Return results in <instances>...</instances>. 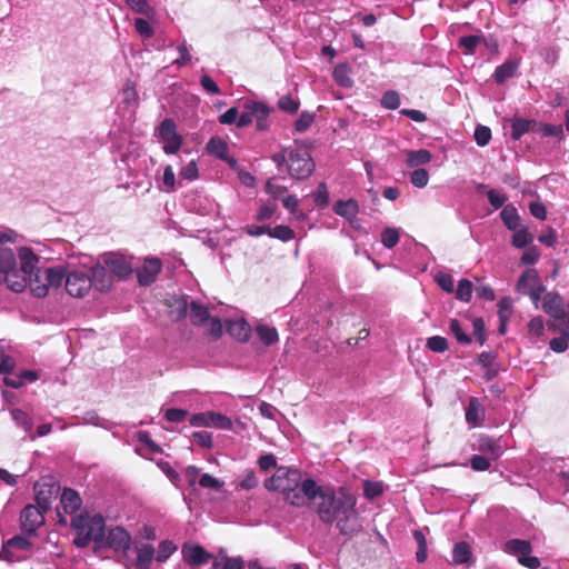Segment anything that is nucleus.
I'll list each match as a JSON object with an SVG mask.
<instances>
[{
    "label": "nucleus",
    "mask_w": 569,
    "mask_h": 569,
    "mask_svg": "<svg viewBox=\"0 0 569 569\" xmlns=\"http://www.w3.org/2000/svg\"><path fill=\"white\" fill-rule=\"evenodd\" d=\"M39 379V375L34 370H21L18 373L4 375L2 382L11 388H20L26 382H34Z\"/></svg>",
    "instance_id": "412c9836"
},
{
    "label": "nucleus",
    "mask_w": 569,
    "mask_h": 569,
    "mask_svg": "<svg viewBox=\"0 0 569 569\" xmlns=\"http://www.w3.org/2000/svg\"><path fill=\"white\" fill-rule=\"evenodd\" d=\"M20 260V271L23 273V280H28L37 272V263L39 262L38 256L27 247H21L18 250Z\"/></svg>",
    "instance_id": "a211bd4d"
},
{
    "label": "nucleus",
    "mask_w": 569,
    "mask_h": 569,
    "mask_svg": "<svg viewBox=\"0 0 569 569\" xmlns=\"http://www.w3.org/2000/svg\"><path fill=\"white\" fill-rule=\"evenodd\" d=\"M166 305L169 308V318L173 322L183 320L187 317L188 308L190 307L186 296H173L166 302Z\"/></svg>",
    "instance_id": "6ab92c4d"
},
{
    "label": "nucleus",
    "mask_w": 569,
    "mask_h": 569,
    "mask_svg": "<svg viewBox=\"0 0 569 569\" xmlns=\"http://www.w3.org/2000/svg\"><path fill=\"white\" fill-rule=\"evenodd\" d=\"M159 137L166 142L163 151L167 154H174L181 148L182 139L177 133L176 123L172 119L167 118L160 123Z\"/></svg>",
    "instance_id": "9d476101"
},
{
    "label": "nucleus",
    "mask_w": 569,
    "mask_h": 569,
    "mask_svg": "<svg viewBox=\"0 0 569 569\" xmlns=\"http://www.w3.org/2000/svg\"><path fill=\"white\" fill-rule=\"evenodd\" d=\"M41 269H37V272L31 276V278H28L30 281V290L32 295L37 298H44L48 295L49 286L48 283H40L42 280Z\"/></svg>",
    "instance_id": "e433bc0d"
},
{
    "label": "nucleus",
    "mask_w": 569,
    "mask_h": 569,
    "mask_svg": "<svg viewBox=\"0 0 569 569\" xmlns=\"http://www.w3.org/2000/svg\"><path fill=\"white\" fill-rule=\"evenodd\" d=\"M38 506L28 505L20 515L21 529L28 536L36 533L37 529L44 523V513Z\"/></svg>",
    "instance_id": "f8f14e48"
},
{
    "label": "nucleus",
    "mask_w": 569,
    "mask_h": 569,
    "mask_svg": "<svg viewBox=\"0 0 569 569\" xmlns=\"http://www.w3.org/2000/svg\"><path fill=\"white\" fill-rule=\"evenodd\" d=\"M71 527L76 532L73 545L86 548L91 541L101 542L106 536V521L100 513L81 512L71 518Z\"/></svg>",
    "instance_id": "f03ea898"
},
{
    "label": "nucleus",
    "mask_w": 569,
    "mask_h": 569,
    "mask_svg": "<svg viewBox=\"0 0 569 569\" xmlns=\"http://www.w3.org/2000/svg\"><path fill=\"white\" fill-rule=\"evenodd\" d=\"M477 449L488 455L491 459H498L502 455V447L499 440L490 436H480Z\"/></svg>",
    "instance_id": "b1692460"
},
{
    "label": "nucleus",
    "mask_w": 569,
    "mask_h": 569,
    "mask_svg": "<svg viewBox=\"0 0 569 569\" xmlns=\"http://www.w3.org/2000/svg\"><path fill=\"white\" fill-rule=\"evenodd\" d=\"M190 321L194 327L204 326L210 317V312L208 307L201 305L200 302L192 300L190 302Z\"/></svg>",
    "instance_id": "bb28decb"
},
{
    "label": "nucleus",
    "mask_w": 569,
    "mask_h": 569,
    "mask_svg": "<svg viewBox=\"0 0 569 569\" xmlns=\"http://www.w3.org/2000/svg\"><path fill=\"white\" fill-rule=\"evenodd\" d=\"M515 231L516 232L513 233L511 241L513 247L525 248L532 242L533 236L528 231L527 228L517 229Z\"/></svg>",
    "instance_id": "37998d69"
},
{
    "label": "nucleus",
    "mask_w": 569,
    "mask_h": 569,
    "mask_svg": "<svg viewBox=\"0 0 569 569\" xmlns=\"http://www.w3.org/2000/svg\"><path fill=\"white\" fill-rule=\"evenodd\" d=\"M269 236L281 241H290L295 238V231L288 226L279 224L274 228L269 227Z\"/></svg>",
    "instance_id": "c03bdc74"
},
{
    "label": "nucleus",
    "mask_w": 569,
    "mask_h": 569,
    "mask_svg": "<svg viewBox=\"0 0 569 569\" xmlns=\"http://www.w3.org/2000/svg\"><path fill=\"white\" fill-rule=\"evenodd\" d=\"M315 113H310V112H307V111H303L300 113V116L298 117V119L295 121V129L296 131L298 132H303L306 130H308L311 124L315 122Z\"/></svg>",
    "instance_id": "603ef678"
},
{
    "label": "nucleus",
    "mask_w": 569,
    "mask_h": 569,
    "mask_svg": "<svg viewBox=\"0 0 569 569\" xmlns=\"http://www.w3.org/2000/svg\"><path fill=\"white\" fill-rule=\"evenodd\" d=\"M537 130L541 131L545 137H560L563 136L562 126L550 123H538Z\"/></svg>",
    "instance_id": "6e6d98bb"
},
{
    "label": "nucleus",
    "mask_w": 569,
    "mask_h": 569,
    "mask_svg": "<svg viewBox=\"0 0 569 569\" xmlns=\"http://www.w3.org/2000/svg\"><path fill=\"white\" fill-rule=\"evenodd\" d=\"M90 278L92 286H94L99 291H108L113 282L112 276L102 261L92 268Z\"/></svg>",
    "instance_id": "aec40b11"
},
{
    "label": "nucleus",
    "mask_w": 569,
    "mask_h": 569,
    "mask_svg": "<svg viewBox=\"0 0 569 569\" xmlns=\"http://www.w3.org/2000/svg\"><path fill=\"white\" fill-rule=\"evenodd\" d=\"M11 417L16 421V423L22 427L26 431L32 428V421L28 413L22 410L13 409L11 410Z\"/></svg>",
    "instance_id": "5fc2aeb1"
},
{
    "label": "nucleus",
    "mask_w": 569,
    "mask_h": 569,
    "mask_svg": "<svg viewBox=\"0 0 569 569\" xmlns=\"http://www.w3.org/2000/svg\"><path fill=\"white\" fill-rule=\"evenodd\" d=\"M60 486L51 479H41L34 485L37 506L48 511L51 508L52 500L59 495Z\"/></svg>",
    "instance_id": "1a4fd4ad"
},
{
    "label": "nucleus",
    "mask_w": 569,
    "mask_h": 569,
    "mask_svg": "<svg viewBox=\"0 0 569 569\" xmlns=\"http://www.w3.org/2000/svg\"><path fill=\"white\" fill-rule=\"evenodd\" d=\"M500 218L505 226L510 230H517L519 227V216L515 207L506 206L501 212Z\"/></svg>",
    "instance_id": "ea45409f"
},
{
    "label": "nucleus",
    "mask_w": 569,
    "mask_h": 569,
    "mask_svg": "<svg viewBox=\"0 0 569 569\" xmlns=\"http://www.w3.org/2000/svg\"><path fill=\"white\" fill-rule=\"evenodd\" d=\"M336 214L352 220L359 213V204L355 199L338 200L333 206Z\"/></svg>",
    "instance_id": "a878e982"
},
{
    "label": "nucleus",
    "mask_w": 569,
    "mask_h": 569,
    "mask_svg": "<svg viewBox=\"0 0 569 569\" xmlns=\"http://www.w3.org/2000/svg\"><path fill=\"white\" fill-rule=\"evenodd\" d=\"M82 506V499L80 495L71 488H64L61 497L60 505L57 507L58 522L62 526H67L68 521L66 515L76 513Z\"/></svg>",
    "instance_id": "0eeeda50"
},
{
    "label": "nucleus",
    "mask_w": 569,
    "mask_h": 569,
    "mask_svg": "<svg viewBox=\"0 0 569 569\" xmlns=\"http://www.w3.org/2000/svg\"><path fill=\"white\" fill-rule=\"evenodd\" d=\"M16 263L14 253L10 249L2 248V273H6L4 281L7 287L13 292H22L27 287L23 280V273L9 272V269Z\"/></svg>",
    "instance_id": "39448f33"
},
{
    "label": "nucleus",
    "mask_w": 569,
    "mask_h": 569,
    "mask_svg": "<svg viewBox=\"0 0 569 569\" xmlns=\"http://www.w3.org/2000/svg\"><path fill=\"white\" fill-rule=\"evenodd\" d=\"M207 151L221 160H227L229 147L222 138L212 137L207 143Z\"/></svg>",
    "instance_id": "72a5a7b5"
},
{
    "label": "nucleus",
    "mask_w": 569,
    "mask_h": 569,
    "mask_svg": "<svg viewBox=\"0 0 569 569\" xmlns=\"http://www.w3.org/2000/svg\"><path fill=\"white\" fill-rule=\"evenodd\" d=\"M251 102L247 101L243 104V111L239 114L237 127L244 128L254 121L253 114H251Z\"/></svg>",
    "instance_id": "680f3d73"
},
{
    "label": "nucleus",
    "mask_w": 569,
    "mask_h": 569,
    "mask_svg": "<svg viewBox=\"0 0 569 569\" xmlns=\"http://www.w3.org/2000/svg\"><path fill=\"white\" fill-rule=\"evenodd\" d=\"M485 419V409L478 398L470 397L466 409V421L472 427L481 426Z\"/></svg>",
    "instance_id": "5701e85b"
},
{
    "label": "nucleus",
    "mask_w": 569,
    "mask_h": 569,
    "mask_svg": "<svg viewBox=\"0 0 569 569\" xmlns=\"http://www.w3.org/2000/svg\"><path fill=\"white\" fill-rule=\"evenodd\" d=\"M410 181L415 187L423 188L428 184L429 173L426 169H416L411 172Z\"/></svg>",
    "instance_id": "864d4df0"
},
{
    "label": "nucleus",
    "mask_w": 569,
    "mask_h": 569,
    "mask_svg": "<svg viewBox=\"0 0 569 569\" xmlns=\"http://www.w3.org/2000/svg\"><path fill=\"white\" fill-rule=\"evenodd\" d=\"M472 290H473L472 282L468 279H461L458 282L457 289L453 292L456 293V298L458 300L463 301V302H469L472 297Z\"/></svg>",
    "instance_id": "a19ab883"
},
{
    "label": "nucleus",
    "mask_w": 569,
    "mask_h": 569,
    "mask_svg": "<svg viewBox=\"0 0 569 569\" xmlns=\"http://www.w3.org/2000/svg\"><path fill=\"white\" fill-rule=\"evenodd\" d=\"M136 31L143 38L149 39L153 36V29L151 24L143 18H137L134 20Z\"/></svg>",
    "instance_id": "e2e57ef3"
},
{
    "label": "nucleus",
    "mask_w": 569,
    "mask_h": 569,
    "mask_svg": "<svg viewBox=\"0 0 569 569\" xmlns=\"http://www.w3.org/2000/svg\"><path fill=\"white\" fill-rule=\"evenodd\" d=\"M333 79L340 87L351 88L353 86L351 69L348 64H338L333 70Z\"/></svg>",
    "instance_id": "c9c22d12"
},
{
    "label": "nucleus",
    "mask_w": 569,
    "mask_h": 569,
    "mask_svg": "<svg viewBox=\"0 0 569 569\" xmlns=\"http://www.w3.org/2000/svg\"><path fill=\"white\" fill-rule=\"evenodd\" d=\"M92 287V281L89 274L82 271H72L67 274L66 289L72 297L81 298Z\"/></svg>",
    "instance_id": "ddd939ff"
},
{
    "label": "nucleus",
    "mask_w": 569,
    "mask_h": 569,
    "mask_svg": "<svg viewBox=\"0 0 569 569\" xmlns=\"http://www.w3.org/2000/svg\"><path fill=\"white\" fill-rule=\"evenodd\" d=\"M316 511L325 523L336 522L339 532L343 536H352L361 528L356 511V499L342 490L336 493L330 488L320 487L317 496Z\"/></svg>",
    "instance_id": "f257e3e1"
},
{
    "label": "nucleus",
    "mask_w": 569,
    "mask_h": 569,
    "mask_svg": "<svg viewBox=\"0 0 569 569\" xmlns=\"http://www.w3.org/2000/svg\"><path fill=\"white\" fill-rule=\"evenodd\" d=\"M538 122L523 118H513L511 123V138L519 140L525 133L537 130Z\"/></svg>",
    "instance_id": "cd10ccee"
},
{
    "label": "nucleus",
    "mask_w": 569,
    "mask_h": 569,
    "mask_svg": "<svg viewBox=\"0 0 569 569\" xmlns=\"http://www.w3.org/2000/svg\"><path fill=\"white\" fill-rule=\"evenodd\" d=\"M228 332L240 342H247L251 335L250 325L243 319L228 321Z\"/></svg>",
    "instance_id": "393cba45"
},
{
    "label": "nucleus",
    "mask_w": 569,
    "mask_h": 569,
    "mask_svg": "<svg viewBox=\"0 0 569 569\" xmlns=\"http://www.w3.org/2000/svg\"><path fill=\"white\" fill-rule=\"evenodd\" d=\"M498 308L499 320H509L512 312V300L508 297L501 298Z\"/></svg>",
    "instance_id": "0e129e2a"
},
{
    "label": "nucleus",
    "mask_w": 569,
    "mask_h": 569,
    "mask_svg": "<svg viewBox=\"0 0 569 569\" xmlns=\"http://www.w3.org/2000/svg\"><path fill=\"white\" fill-rule=\"evenodd\" d=\"M313 199H315V202L321 208H325L328 206L329 192H328L326 183L321 182L318 186L317 191L313 194Z\"/></svg>",
    "instance_id": "69168bd1"
},
{
    "label": "nucleus",
    "mask_w": 569,
    "mask_h": 569,
    "mask_svg": "<svg viewBox=\"0 0 569 569\" xmlns=\"http://www.w3.org/2000/svg\"><path fill=\"white\" fill-rule=\"evenodd\" d=\"M471 556H472V552H471V548H470L469 543H467L465 541H460L453 546L452 559H453L455 563H457V565L466 563L470 560Z\"/></svg>",
    "instance_id": "4c0bfd02"
},
{
    "label": "nucleus",
    "mask_w": 569,
    "mask_h": 569,
    "mask_svg": "<svg viewBox=\"0 0 569 569\" xmlns=\"http://www.w3.org/2000/svg\"><path fill=\"white\" fill-rule=\"evenodd\" d=\"M106 537V545L116 552H127L131 546V535L121 526L111 528Z\"/></svg>",
    "instance_id": "4468645a"
},
{
    "label": "nucleus",
    "mask_w": 569,
    "mask_h": 569,
    "mask_svg": "<svg viewBox=\"0 0 569 569\" xmlns=\"http://www.w3.org/2000/svg\"><path fill=\"white\" fill-rule=\"evenodd\" d=\"M320 486L311 479L302 480L295 488H287L283 497L284 500L295 507H302L307 503V501L316 502L317 496H319Z\"/></svg>",
    "instance_id": "7ed1b4c3"
},
{
    "label": "nucleus",
    "mask_w": 569,
    "mask_h": 569,
    "mask_svg": "<svg viewBox=\"0 0 569 569\" xmlns=\"http://www.w3.org/2000/svg\"><path fill=\"white\" fill-rule=\"evenodd\" d=\"M435 280L437 284L446 292L452 293L455 291L453 278L451 274L439 272Z\"/></svg>",
    "instance_id": "4d7b16f0"
},
{
    "label": "nucleus",
    "mask_w": 569,
    "mask_h": 569,
    "mask_svg": "<svg viewBox=\"0 0 569 569\" xmlns=\"http://www.w3.org/2000/svg\"><path fill=\"white\" fill-rule=\"evenodd\" d=\"M470 466L475 471H487L491 465L487 457L473 455L470 459Z\"/></svg>",
    "instance_id": "774afa93"
},
{
    "label": "nucleus",
    "mask_w": 569,
    "mask_h": 569,
    "mask_svg": "<svg viewBox=\"0 0 569 569\" xmlns=\"http://www.w3.org/2000/svg\"><path fill=\"white\" fill-rule=\"evenodd\" d=\"M538 272L535 269H528L520 276L517 282L518 290L528 295L536 306L546 289L545 286L538 283Z\"/></svg>",
    "instance_id": "6e6552de"
},
{
    "label": "nucleus",
    "mask_w": 569,
    "mask_h": 569,
    "mask_svg": "<svg viewBox=\"0 0 569 569\" xmlns=\"http://www.w3.org/2000/svg\"><path fill=\"white\" fill-rule=\"evenodd\" d=\"M491 139V130L486 126H478L475 130V140L478 146L485 147Z\"/></svg>",
    "instance_id": "bf43d9fd"
},
{
    "label": "nucleus",
    "mask_w": 569,
    "mask_h": 569,
    "mask_svg": "<svg viewBox=\"0 0 569 569\" xmlns=\"http://www.w3.org/2000/svg\"><path fill=\"white\" fill-rule=\"evenodd\" d=\"M162 270L159 258H147L140 268H137V279L140 286L147 287L153 283Z\"/></svg>",
    "instance_id": "2eb2a0df"
},
{
    "label": "nucleus",
    "mask_w": 569,
    "mask_h": 569,
    "mask_svg": "<svg viewBox=\"0 0 569 569\" xmlns=\"http://www.w3.org/2000/svg\"><path fill=\"white\" fill-rule=\"evenodd\" d=\"M413 538L418 546V550L416 552V559L418 562L422 563L428 558L427 539L421 530H415Z\"/></svg>",
    "instance_id": "79ce46f5"
},
{
    "label": "nucleus",
    "mask_w": 569,
    "mask_h": 569,
    "mask_svg": "<svg viewBox=\"0 0 569 569\" xmlns=\"http://www.w3.org/2000/svg\"><path fill=\"white\" fill-rule=\"evenodd\" d=\"M189 422L193 427H210L212 422L211 412L194 413L189 418Z\"/></svg>",
    "instance_id": "052dcab7"
},
{
    "label": "nucleus",
    "mask_w": 569,
    "mask_h": 569,
    "mask_svg": "<svg viewBox=\"0 0 569 569\" xmlns=\"http://www.w3.org/2000/svg\"><path fill=\"white\" fill-rule=\"evenodd\" d=\"M176 550L177 546L172 541L163 540L158 546L156 560L158 562H166Z\"/></svg>",
    "instance_id": "49530a36"
},
{
    "label": "nucleus",
    "mask_w": 569,
    "mask_h": 569,
    "mask_svg": "<svg viewBox=\"0 0 569 569\" xmlns=\"http://www.w3.org/2000/svg\"><path fill=\"white\" fill-rule=\"evenodd\" d=\"M480 43V37L478 36H465L459 40V46L465 49L466 53H473L477 46Z\"/></svg>",
    "instance_id": "338daca9"
},
{
    "label": "nucleus",
    "mask_w": 569,
    "mask_h": 569,
    "mask_svg": "<svg viewBox=\"0 0 569 569\" xmlns=\"http://www.w3.org/2000/svg\"><path fill=\"white\" fill-rule=\"evenodd\" d=\"M300 102L297 99H293L290 94L282 96L278 100V107L290 114H293L298 111Z\"/></svg>",
    "instance_id": "3c124183"
},
{
    "label": "nucleus",
    "mask_w": 569,
    "mask_h": 569,
    "mask_svg": "<svg viewBox=\"0 0 569 569\" xmlns=\"http://www.w3.org/2000/svg\"><path fill=\"white\" fill-rule=\"evenodd\" d=\"M406 163L410 168L429 163L431 161V153L427 149L409 150L407 151Z\"/></svg>",
    "instance_id": "f704fd0d"
},
{
    "label": "nucleus",
    "mask_w": 569,
    "mask_h": 569,
    "mask_svg": "<svg viewBox=\"0 0 569 569\" xmlns=\"http://www.w3.org/2000/svg\"><path fill=\"white\" fill-rule=\"evenodd\" d=\"M399 239L400 234L396 228H386L381 232V242L388 249L393 248L399 242Z\"/></svg>",
    "instance_id": "09e8293b"
},
{
    "label": "nucleus",
    "mask_w": 569,
    "mask_h": 569,
    "mask_svg": "<svg viewBox=\"0 0 569 569\" xmlns=\"http://www.w3.org/2000/svg\"><path fill=\"white\" fill-rule=\"evenodd\" d=\"M542 310L556 320H565L567 318L563 300L557 292H547L545 295Z\"/></svg>",
    "instance_id": "dca6fc26"
},
{
    "label": "nucleus",
    "mask_w": 569,
    "mask_h": 569,
    "mask_svg": "<svg viewBox=\"0 0 569 569\" xmlns=\"http://www.w3.org/2000/svg\"><path fill=\"white\" fill-rule=\"evenodd\" d=\"M182 556L184 561L191 567L206 565L212 558V555L209 553L202 546L188 543L182 546Z\"/></svg>",
    "instance_id": "f3484780"
},
{
    "label": "nucleus",
    "mask_w": 569,
    "mask_h": 569,
    "mask_svg": "<svg viewBox=\"0 0 569 569\" xmlns=\"http://www.w3.org/2000/svg\"><path fill=\"white\" fill-rule=\"evenodd\" d=\"M519 68V61L516 59L507 60L499 66L493 73V79L497 83L502 84L508 79L512 78Z\"/></svg>",
    "instance_id": "c85d7f7f"
},
{
    "label": "nucleus",
    "mask_w": 569,
    "mask_h": 569,
    "mask_svg": "<svg viewBox=\"0 0 569 569\" xmlns=\"http://www.w3.org/2000/svg\"><path fill=\"white\" fill-rule=\"evenodd\" d=\"M426 347L438 353H442L448 350V340L442 336H432L427 339Z\"/></svg>",
    "instance_id": "de8ad7c7"
},
{
    "label": "nucleus",
    "mask_w": 569,
    "mask_h": 569,
    "mask_svg": "<svg viewBox=\"0 0 569 569\" xmlns=\"http://www.w3.org/2000/svg\"><path fill=\"white\" fill-rule=\"evenodd\" d=\"M137 560H136V569H150L151 563L154 556V548L152 545H142L141 547H137Z\"/></svg>",
    "instance_id": "7c9ffc66"
},
{
    "label": "nucleus",
    "mask_w": 569,
    "mask_h": 569,
    "mask_svg": "<svg viewBox=\"0 0 569 569\" xmlns=\"http://www.w3.org/2000/svg\"><path fill=\"white\" fill-rule=\"evenodd\" d=\"M102 262L108 268V270L113 279L126 280L133 272V268H132L130 261L121 254H116V253L106 254L102 258Z\"/></svg>",
    "instance_id": "9b49d317"
},
{
    "label": "nucleus",
    "mask_w": 569,
    "mask_h": 569,
    "mask_svg": "<svg viewBox=\"0 0 569 569\" xmlns=\"http://www.w3.org/2000/svg\"><path fill=\"white\" fill-rule=\"evenodd\" d=\"M41 274L49 288H59L67 278L64 269L61 267L47 268L41 270Z\"/></svg>",
    "instance_id": "473e14b6"
},
{
    "label": "nucleus",
    "mask_w": 569,
    "mask_h": 569,
    "mask_svg": "<svg viewBox=\"0 0 569 569\" xmlns=\"http://www.w3.org/2000/svg\"><path fill=\"white\" fill-rule=\"evenodd\" d=\"M266 191L272 198H281L287 192V187L277 183L276 178H271L266 183Z\"/></svg>",
    "instance_id": "13d9d810"
},
{
    "label": "nucleus",
    "mask_w": 569,
    "mask_h": 569,
    "mask_svg": "<svg viewBox=\"0 0 569 569\" xmlns=\"http://www.w3.org/2000/svg\"><path fill=\"white\" fill-rule=\"evenodd\" d=\"M381 106L388 110H396L400 106L399 93L395 90H389L383 93L381 98Z\"/></svg>",
    "instance_id": "8fccbe9b"
},
{
    "label": "nucleus",
    "mask_w": 569,
    "mask_h": 569,
    "mask_svg": "<svg viewBox=\"0 0 569 569\" xmlns=\"http://www.w3.org/2000/svg\"><path fill=\"white\" fill-rule=\"evenodd\" d=\"M315 162L307 150H291L288 154V172L297 180H303L311 176L315 170Z\"/></svg>",
    "instance_id": "20e7f679"
},
{
    "label": "nucleus",
    "mask_w": 569,
    "mask_h": 569,
    "mask_svg": "<svg viewBox=\"0 0 569 569\" xmlns=\"http://www.w3.org/2000/svg\"><path fill=\"white\" fill-rule=\"evenodd\" d=\"M251 102V114H253L254 121L257 122V129L259 131H267L269 129V114L271 112V108H269L266 103L261 101H250Z\"/></svg>",
    "instance_id": "4be33fe9"
},
{
    "label": "nucleus",
    "mask_w": 569,
    "mask_h": 569,
    "mask_svg": "<svg viewBox=\"0 0 569 569\" xmlns=\"http://www.w3.org/2000/svg\"><path fill=\"white\" fill-rule=\"evenodd\" d=\"M449 329H450V332L455 336V338L457 339V341L459 343H461V345L471 343V341H472L471 337L463 331L458 319L450 320Z\"/></svg>",
    "instance_id": "a18cd8bd"
},
{
    "label": "nucleus",
    "mask_w": 569,
    "mask_h": 569,
    "mask_svg": "<svg viewBox=\"0 0 569 569\" xmlns=\"http://www.w3.org/2000/svg\"><path fill=\"white\" fill-rule=\"evenodd\" d=\"M256 332L261 342H263V345L266 346H272L279 339L277 329L274 327H269L267 325H258L256 327Z\"/></svg>",
    "instance_id": "58836bf2"
},
{
    "label": "nucleus",
    "mask_w": 569,
    "mask_h": 569,
    "mask_svg": "<svg viewBox=\"0 0 569 569\" xmlns=\"http://www.w3.org/2000/svg\"><path fill=\"white\" fill-rule=\"evenodd\" d=\"M31 550V542L23 536H14L6 543H2V559L10 562L21 561L28 558Z\"/></svg>",
    "instance_id": "423d86ee"
},
{
    "label": "nucleus",
    "mask_w": 569,
    "mask_h": 569,
    "mask_svg": "<svg viewBox=\"0 0 569 569\" xmlns=\"http://www.w3.org/2000/svg\"><path fill=\"white\" fill-rule=\"evenodd\" d=\"M503 550L510 555H517L518 557H525L526 555L531 553L532 547L528 540L510 539L505 543Z\"/></svg>",
    "instance_id": "2f4dec72"
},
{
    "label": "nucleus",
    "mask_w": 569,
    "mask_h": 569,
    "mask_svg": "<svg viewBox=\"0 0 569 569\" xmlns=\"http://www.w3.org/2000/svg\"><path fill=\"white\" fill-rule=\"evenodd\" d=\"M292 475L293 477H297V473L295 471H290V468L287 467H279L276 471V473L266 480L264 487L268 490L277 491L280 490L282 493H284L286 489L288 487H284L282 483L284 476Z\"/></svg>",
    "instance_id": "c756f323"
}]
</instances>
